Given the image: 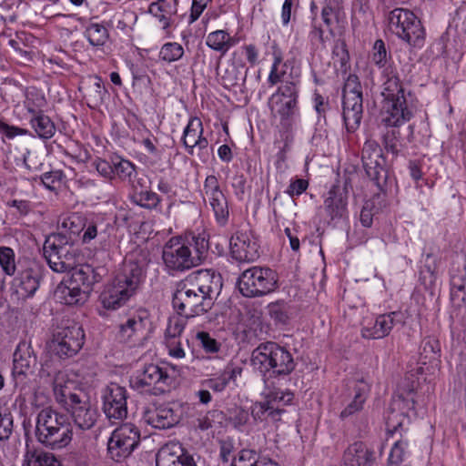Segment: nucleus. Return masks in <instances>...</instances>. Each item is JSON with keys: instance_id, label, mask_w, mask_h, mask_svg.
Wrapping results in <instances>:
<instances>
[{"instance_id": "f257e3e1", "label": "nucleus", "mask_w": 466, "mask_h": 466, "mask_svg": "<svg viewBox=\"0 0 466 466\" xmlns=\"http://www.w3.org/2000/svg\"><path fill=\"white\" fill-rule=\"evenodd\" d=\"M221 289L220 274L211 269L198 270L177 285L172 298L173 308L187 319L203 315L213 308Z\"/></svg>"}, {"instance_id": "f03ea898", "label": "nucleus", "mask_w": 466, "mask_h": 466, "mask_svg": "<svg viewBox=\"0 0 466 466\" xmlns=\"http://www.w3.org/2000/svg\"><path fill=\"white\" fill-rule=\"evenodd\" d=\"M250 361L267 386L272 379H283L291 374L297 365L292 354L274 341L258 344L251 353Z\"/></svg>"}, {"instance_id": "7ed1b4c3", "label": "nucleus", "mask_w": 466, "mask_h": 466, "mask_svg": "<svg viewBox=\"0 0 466 466\" xmlns=\"http://www.w3.org/2000/svg\"><path fill=\"white\" fill-rule=\"evenodd\" d=\"M381 96L384 97L386 116L382 122L386 126L396 127L410 120L413 114L408 106L407 96L398 73L390 66L382 71Z\"/></svg>"}, {"instance_id": "20e7f679", "label": "nucleus", "mask_w": 466, "mask_h": 466, "mask_svg": "<svg viewBox=\"0 0 466 466\" xmlns=\"http://www.w3.org/2000/svg\"><path fill=\"white\" fill-rule=\"evenodd\" d=\"M73 430L67 417L51 408L40 410L36 417L35 437L52 450L66 447L72 441Z\"/></svg>"}, {"instance_id": "39448f33", "label": "nucleus", "mask_w": 466, "mask_h": 466, "mask_svg": "<svg viewBox=\"0 0 466 466\" xmlns=\"http://www.w3.org/2000/svg\"><path fill=\"white\" fill-rule=\"evenodd\" d=\"M55 393L57 402L64 406L77 429L87 431L95 426L98 411L86 392L82 390L72 391L65 386L56 389Z\"/></svg>"}, {"instance_id": "423d86ee", "label": "nucleus", "mask_w": 466, "mask_h": 466, "mask_svg": "<svg viewBox=\"0 0 466 466\" xmlns=\"http://www.w3.org/2000/svg\"><path fill=\"white\" fill-rule=\"evenodd\" d=\"M299 80L283 81L269 97L272 115L279 118L280 126L286 129L291 127L299 116Z\"/></svg>"}, {"instance_id": "0eeeda50", "label": "nucleus", "mask_w": 466, "mask_h": 466, "mask_svg": "<svg viewBox=\"0 0 466 466\" xmlns=\"http://www.w3.org/2000/svg\"><path fill=\"white\" fill-rule=\"evenodd\" d=\"M237 286L246 298H261L279 289V275L268 267L254 266L239 275Z\"/></svg>"}, {"instance_id": "6e6552de", "label": "nucleus", "mask_w": 466, "mask_h": 466, "mask_svg": "<svg viewBox=\"0 0 466 466\" xmlns=\"http://www.w3.org/2000/svg\"><path fill=\"white\" fill-rule=\"evenodd\" d=\"M69 238L59 234H50L46 238L43 255L50 268L57 273L71 271L77 263V250Z\"/></svg>"}, {"instance_id": "1a4fd4ad", "label": "nucleus", "mask_w": 466, "mask_h": 466, "mask_svg": "<svg viewBox=\"0 0 466 466\" xmlns=\"http://www.w3.org/2000/svg\"><path fill=\"white\" fill-rule=\"evenodd\" d=\"M188 248L179 238H172L165 244L162 259L168 272H183L200 265V258L205 252L203 240L197 243L196 254Z\"/></svg>"}, {"instance_id": "9d476101", "label": "nucleus", "mask_w": 466, "mask_h": 466, "mask_svg": "<svg viewBox=\"0 0 466 466\" xmlns=\"http://www.w3.org/2000/svg\"><path fill=\"white\" fill-rule=\"evenodd\" d=\"M149 262L148 252L145 250L133 252L124 260L113 281L130 296H134L146 278Z\"/></svg>"}, {"instance_id": "9b49d317", "label": "nucleus", "mask_w": 466, "mask_h": 466, "mask_svg": "<svg viewBox=\"0 0 466 466\" xmlns=\"http://www.w3.org/2000/svg\"><path fill=\"white\" fill-rule=\"evenodd\" d=\"M361 162L367 177L380 191L387 192L392 181L389 176V167L382 148L376 140L368 139L364 143Z\"/></svg>"}, {"instance_id": "f8f14e48", "label": "nucleus", "mask_w": 466, "mask_h": 466, "mask_svg": "<svg viewBox=\"0 0 466 466\" xmlns=\"http://www.w3.org/2000/svg\"><path fill=\"white\" fill-rule=\"evenodd\" d=\"M172 380L166 369L150 363L130 377L129 386L141 394L157 396L169 390Z\"/></svg>"}, {"instance_id": "ddd939ff", "label": "nucleus", "mask_w": 466, "mask_h": 466, "mask_svg": "<svg viewBox=\"0 0 466 466\" xmlns=\"http://www.w3.org/2000/svg\"><path fill=\"white\" fill-rule=\"evenodd\" d=\"M389 28L399 38L410 46H421L423 45L425 30L420 20L408 9H393L389 15Z\"/></svg>"}, {"instance_id": "4468645a", "label": "nucleus", "mask_w": 466, "mask_h": 466, "mask_svg": "<svg viewBox=\"0 0 466 466\" xmlns=\"http://www.w3.org/2000/svg\"><path fill=\"white\" fill-rule=\"evenodd\" d=\"M85 332L77 323L65 327H58L49 344L52 353L60 359H68L75 356L83 347Z\"/></svg>"}, {"instance_id": "2eb2a0df", "label": "nucleus", "mask_w": 466, "mask_h": 466, "mask_svg": "<svg viewBox=\"0 0 466 466\" xmlns=\"http://www.w3.org/2000/svg\"><path fill=\"white\" fill-rule=\"evenodd\" d=\"M139 441L138 429L131 423L123 424L112 432L107 441L108 457L116 462H121L132 454Z\"/></svg>"}, {"instance_id": "dca6fc26", "label": "nucleus", "mask_w": 466, "mask_h": 466, "mask_svg": "<svg viewBox=\"0 0 466 466\" xmlns=\"http://www.w3.org/2000/svg\"><path fill=\"white\" fill-rule=\"evenodd\" d=\"M151 321L146 309H139L127 315L117 326L116 339L121 343L139 344L146 339Z\"/></svg>"}, {"instance_id": "f3484780", "label": "nucleus", "mask_w": 466, "mask_h": 466, "mask_svg": "<svg viewBox=\"0 0 466 466\" xmlns=\"http://www.w3.org/2000/svg\"><path fill=\"white\" fill-rule=\"evenodd\" d=\"M17 274L12 281V289L18 299L32 298L40 287L43 267L35 261L18 263Z\"/></svg>"}, {"instance_id": "a211bd4d", "label": "nucleus", "mask_w": 466, "mask_h": 466, "mask_svg": "<svg viewBox=\"0 0 466 466\" xmlns=\"http://www.w3.org/2000/svg\"><path fill=\"white\" fill-rule=\"evenodd\" d=\"M128 393L125 387L111 382L101 390L102 410L112 423H119L127 416Z\"/></svg>"}, {"instance_id": "6ab92c4d", "label": "nucleus", "mask_w": 466, "mask_h": 466, "mask_svg": "<svg viewBox=\"0 0 466 466\" xmlns=\"http://www.w3.org/2000/svg\"><path fill=\"white\" fill-rule=\"evenodd\" d=\"M406 419L407 416L404 413L390 416L387 420L388 434L393 436L396 433H400V437H402V432L407 431L403 425V420ZM408 448L409 441L407 439L400 438L396 441L390 451L388 466H410V451Z\"/></svg>"}, {"instance_id": "aec40b11", "label": "nucleus", "mask_w": 466, "mask_h": 466, "mask_svg": "<svg viewBox=\"0 0 466 466\" xmlns=\"http://www.w3.org/2000/svg\"><path fill=\"white\" fill-rule=\"evenodd\" d=\"M182 408L178 403H166L147 409L144 420L156 429H170L179 423L182 418Z\"/></svg>"}, {"instance_id": "412c9836", "label": "nucleus", "mask_w": 466, "mask_h": 466, "mask_svg": "<svg viewBox=\"0 0 466 466\" xmlns=\"http://www.w3.org/2000/svg\"><path fill=\"white\" fill-rule=\"evenodd\" d=\"M259 245L248 232L237 231L230 238V254L238 262H253L259 258Z\"/></svg>"}, {"instance_id": "4be33fe9", "label": "nucleus", "mask_w": 466, "mask_h": 466, "mask_svg": "<svg viewBox=\"0 0 466 466\" xmlns=\"http://www.w3.org/2000/svg\"><path fill=\"white\" fill-rule=\"evenodd\" d=\"M157 466H198L193 454L178 442L162 446L156 456Z\"/></svg>"}, {"instance_id": "5701e85b", "label": "nucleus", "mask_w": 466, "mask_h": 466, "mask_svg": "<svg viewBox=\"0 0 466 466\" xmlns=\"http://www.w3.org/2000/svg\"><path fill=\"white\" fill-rule=\"evenodd\" d=\"M403 314L392 311L379 315L373 322L368 323L361 329V335L367 339H378L387 337L397 324H403Z\"/></svg>"}, {"instance_id": "b1692460", "label": "nucleus", "mask_w": 466, "mask_h": 466, "mask_svg": "<svg viewBox=\"0 0 466 466\" xmlns=\"http://www.w3.org/2000/svg\"><path fill=\"white\" fill-rule=\"evenodd\" d=\"M348 192L345 187L334 185L324 200V210L330 222L338 223L348 216Z\"/></svg>"}, {"instance_id": "393cba45", "label": "nucleus", "mask_w": 466, "mask_h": 466, "mask_svg": "<svg viewBox=\"0 0 466 466\" xmlns=\"http://www.w3.org/2000/svg\"><path fill=\"white\" fill-rule=\"evenodd\" d=\"M36 363L37 359L31 345L25 341L20 342L14 352L13 376L15 380H22L28 372L32 371Z\"/></svg>"}, {"instance_id": "a878e982", "label": "nucleus", "mask_w": 466, "mask_h": 466, "mask_svg": "<svg viewBox=\"0 0 466 466\" xmlns=\"http://www.w3.org/2000/svg\"><path fill=\"white\" fill-rule=\"evenodd\" d=\"M374 460V451L363 442L356 441L344 451L343 466H371Z\"/></svg>"}, {"instance_id": "bb28decb", "label": "nucleus", "mask_w": 466, "mask_h": 466, "mask_svg": "<svg viewBox=\"0 0 466 466\" xmlns=\"http://www.w3.org/2000/svg\"><path fill=\"white\" fill-rule=\"evenodd\" d=\"M348 386L350 396H352L353 400L340 412L341 419H346L360 411L363 408L370 390L369 385L363 380L350 381Z\"/></svg>"}, {"instance_id": "cd10ccee", "label": "nucleus", "mask_w": 466, "mask_h": 466, "mask_svg": "<svg viewBox=\"0 0 466 466\" xmlns=\"http://www.w3.org/2000/svg\"><path fill=\"white\" fill-rule=\"evenodd\" d=\"M86 227V218L79 213H71L64 216L59 219L58 222V232L59 234L66 238H70V241L75 243L80 233Z\"/></svg>"}, {"instance_id": "c85d7f7f", "label": "nucleus", "mask_w": 466, "mask_h": 466, "mask_svg": "<svg viewBox=\"0 0 466 466\" xmlns=\"http://www.w3.org/2000/svg\"><path fill=\"white\" fill-rule=\"evenodd\" d=\"M265 400L270 407L277 408L276 410L279 411V420H282V416L287 411L286 406L292 405L294 400V393L289 390H282L273 386V382L269 381L268 386L265 385Z\"/></svg>"}, {"instance_id": "c756f323", "label": "nucleus", "mask_w": 466, "mask_h": 466, "mask_svg": "<svg viewBox=\"0 0 466 466\" xmlns=\"http://www.w3.org/2000/svg\"><path fill=\"white\" fill-rule=\"evenodd\" d=\"M70 280L73 284L78 285L89 294L93 289L94 284L102 279L101 274L91 265L84 264L79 268H74L72 270Z\"/></svg>"}, {"instance_id": "7c9ffc66", "label": "nucleus", "mask_w": 466, "mask_h": 466, "mask_svg": "<svg viewBox=\"0 0 466 466\" xmlns=\"http://www.w3.org/2000/svg\"><path fill=\"white\" fill-rule=\"evenodd\" d=\"M131 297L123 288L118 287L112 281L111 285L106 287L100 294L99 300L105 309H116Z\"/></svg>"}, {"instance_id": "2f4dec72", "label": "nucleus", "mask_w": 466, "mask_h": 466, "mask_svg": "<svg viewBox=\"0 0 466 466\" xmlns=\"http://www.w3.org/2000/svg\"><path fill=\"white\" fill-rule=\"evenodd\" d=\"M111 164L114 169V179L117 178L124 183H132L137 177V167L128 159L119 155L111 154Z\"/></svg>"}, {"instance_id": "473e14b6", "label": "nucleus", "mask_w": 466, "mask_h": 466, "mask_svg": "<svg viewBox=\"0 0 466 466\" xmlns=\"http://www.w3.org/2000/svg\"><path fill=\"white\" fill-rule=\"evenodd\" d=\"M363 100L342 101V117L348 132H354L360 125L363 113Z\"/></svg>"}, {"instance_id": "72a5a7b5", "label": "nucleus", "mask_w": 466, "mask_h": 466, "mask_svg": "<svg viewBox=\"0 0 466 466\" xmlns=\"http://www.w3.org/2000/svg\"><path fill=\"white\" fill-rule=\"evenodd\" d=\"M204 132L203 124L200 118L192 116L183 131L181 142L188 155L194 154V144Z\"/></svg>"}, {"instance_id": "f704fd0d", "label": "nucleus", "mask_w": 466, "mask_h": 466, "mask_svg": "<svg viewBox=\"0 0 466 466\" xmlns=\"http://www.w3.org/2000/svg\"><path fill=\"white\" fill-rule=\"evenodd\" d=\"M131 202L147 210H161L162 198L151 188H142L130 197Z\"/></svg>"}, {"instance_id": "c9c22d12", "label": "nucleus", "mask_w": 466, "mask_h": 466, "mask_svg": "<svg viewBox=\"0 0 466 466\" xmlns=\"http://www.w3.org/2000/svg\"><path fill=\"white\" fill-rule=\"evenodd\" d=\"M30 125L37 136L44 140L50 139L56 134L55 123L44 113L32 115Z\"/></svg>"}, {"instance_id": "e433bc0d", "label": "nucleus", "mask_w": 466, "mask_h": 466, "mask_svg": "<svg viewBox=\"0 0 466 466\" xmlns=\"http://www.w3.org/2000/svg\"><path fill=\"white\" fill-rule=\"evenodd\" d=\"M268 315L276 325L286 326L289 323L292 316L291 305L283 300L279 299L271 302L267 307Z\"/></svg>"}, {"instance_id": "4c0bfd02", "label": "nucleus", "mask_w": 466, "mask_h": 466, "mask_svg": "<svg viewBox=\"0 0 466 466\" xmlns=\"http://www.w3.org/2000/svg\"><path fill=\"white\" fill-rule=\"evenodd\" d=\"M208 198L217 223L221 227L226 226L229 218L228 203L226 196L221 192Z\"/></svg>"}, {"instance_id": "58836bf2", "label": "nucleus", "mask_w": 466, "mask_h": 466, "mask_svg": "<svg viewBox=\"0 0 466 466\" xmlns=\"http://www.w3.org/2000/svg\"><path fill=\"white\" fill-rule=\"evenodd\" d=\"M276 409L270 407L265 400L264 401L254 403L249 415L252 416L256 422L271 421L276 423L281 421L279 420V411L276 410Z\"/></svg>"}, {"instance_id": "ea45409f", "label": "nucleus", "mask_w": 466, "mask_h": 466, "mask_svg": "<svg viewBox=\"0 0 466 466\" xmlns=\"http://www.w3.org/2000/svg\"><path fill=\"white\" fill-rule=\"evenodd\" d=\"M441 346L438 339L426 337L422 339L420 350V361L422 364L432 363L440 358Z\"/></svg>"}, {"instance_id": "a19ab883", "label": "nucleus", "mask_w": 466, "mask_h": 466, "mask_svg": "<svg viewBox=\"0 0 466 466\" xmlns=\"http://www.w3.org/2000/svg\"><path fill=\"white\" fill-rule=\"evenodd\" d=\"M25 462L27 466H61L54 454L36 450L26 452Z\"/></svg>"}, {"instance_id": "79ce46f5", "label": "nucleus", "mask_w": 466, "mask_h": 466, "mask_svg": "<svg viewBox=\"0 0 466 466\" xmlns=\"http://www.w3.org/2000/svg\"><path fill=\"white\" fill-rule=\"evenodd\" d=\"M360 100H363L361 84L356 75L350 74L343 86L342 101Z\"/></svg>"}, {"instance_id": "37998d69", "label": "nucleus", "mask_w": 466, "mask_h": 466, "mask_svg": "<svg viewBox=\"0 0 466 466\" xmlns=\"http://www.w3.org/2000/svg\"><path fill=\"white\" fill-rule=\"evenodd\" d=\"M84 35L93 46H104L109 37L107 29L104 25L96 23L90 24L86 26Z\"/></svg>"}, {"instance_id": "c03bdc74", "label": "nucleus", "mask_w": 466, "mask_h": 466, "mask_svg": "<svg viewBox=\"0 0 466 466\" xmlns=\"http://www.w3.org/2000/svg\"><path fill=\"white\" fill-rule=\"evenodd\" d=\"M25 106L31 115L44 113L43 108L46 106V99L40 90L32 87L26 91Z\"/></svg>"}, {"instance_id": "a18cd8bd", "label": "nucleus", "mask_w": 466, "mask_h": 466, "mask_svg": "<svg viewBox=\"0 0 466 466\" xmlns=\"http://www.w3.org/2000/svg\"><path fill=\"white\" fill-rule=\"evenodd\" d=\"M185 54L184 47L177 42L165 43L159 51L158 58L167 64L180 60Z\"/></svg>"}, {"instance_id": "49530a36", "label": "nucleus", "mask_w": 466, "mask_h": 466, "mask_svg": "<svg viewBox=\"0 0 466 466\" xmlns=\"http://www.w3.org/2000/svg\"><path fill=\"white\" fill-rule=\"evenodd\" d=\"M62 293L64 295L65 303L67 305H76L79 303H83L89 293L84 289L80 288L78 285L73 284L72 281L68 280V285L66 286Z\"/></svg>"}, {"instance_id": "de8ad7c7", "label": "nucleus", "mask_w": 466, "mask_h": 466, "mask_svg": "<svg viewBox=\"0 0 466 466\" xmlns=\"http://www.w3.org/2000/svg\"><path fill=\"white\" fill-rule=\"evenodd\" d=\"M179 238L182 241L183 245L188 247V249L190 250V252H193V254H196L197 243L200 244V241L203 240L205 252L202 254L203 256L200 258L201 265L206 260L208 255L209 241L208 236L205 233L195 234L191 232L189 234L185 235L184 238Z\"/></svg>"}, {"instance_id": "09e8293b", "label": "nucleus", "mask_w": 466, "mask_h": 466, "mask_svg": "<svg viewBox=\"0 0 466 466\" xmlns=\"http://www.w3.org/2000/svg\"><path fill=\"white\" fill-rule=\"evenodd\" d=\"M382 146L388 154H391L392 160L400 154V133L396 129L387 130L382 136Z\"/></svg>"}, {"instance_id": "8fccbe9b", "label": "nucleus", "mask_w": 466, "mask_h": 466, "mask_svg": "<svg viewBox=\"0 0 466 466\" xmlns=\"http://www.w3.org/2000/svg\"><path fill=\"white\" fill-rule=\"evenodd\" d=\"M262 455L255 450L243 449L233 458L231 466H258Z\"/></svg>"}, {"instance_id": "3c124183", "label": "nucleus", "mask_w": 466, "mask_h": 466, "mask_svg": "<svg viewBox=\"0 0 466 466\" xmlns=\"http://www.w3.org/2000/svg\"><path fill=\"white\" fill-rule=\"evenodd\" d=\"M0 266L3 271L9 276L15 274L18 268V265L15 262V253L12 248L2 247L0 248Z\"/></svg>"}, {"instance_id": "603ef678", "label": "nucleus", "mask_w": 466, "mask_h": 466, "mask_svg": "<svg viewBox=\"0 0 466 466\" xmlns=\"http://www.w3.org/2000/svg\"><path fill=\"white\" fill-rule=\"evenodd\" d=\"M225 32V30H216L209 33L206 38V45L212 50L221 53L222 56L225 55L226 48Z\"/></svg>"}, {"instance_id": "864d4df0", "label": "nucleus", "mask_w": 466, "mask_h": 466, "mask_svg": "<svg viewBox=\"0 0 466 466\" xmlns=\"http://www.w3.org/2000/svg\"><path fill=\"white\" fill-rule=\"evenodd\" d=\"M169 4L151 3L148 12L163 23V29L167 30L170 26V21L167 15L171 14Z\"/></svg>"}, {"instance_id": "5fc2aeb1", "label": "nucleus", "mask_w": 466, "mask_h": 466, "mask_svg": "<svg viewBox=\"0 0 466 466\" xmlns=\"http://www.w3.org/2000/svg\"><path fill=\"white\" fill-rule=\"evenodd\" d=\"M332 55L337 57L340 67L343 71L347 70L348 64L350 62V54L347 48L346 41L342 38H338L334 42Z\"/></svg>"}, {"instance_id": "6e6d98bb", "label": "nucleus", "mask_w": 466, "mask_h": 466, "mask_svg": "<svg viewBox=\"0 0 466 466\" xmlns=\"http://www.w3.org/2000/svg\"><path fill=\"white\" fill-rule=\"evenodd\" d=\"M196 339L207 353H217L220 350L221 344L206 331L198 332Z\"/></svg>"}, {"instance_id": "4d7b16f0", "label": "nucleus", "mask_w": 466, "mask_h": 466, "mask_svg": "<svg viewBox=\"0 0 466 466\" xmlns=\"http://www.w3.org/2000/svg\"><path fill=\"white\" fill-rule=\"evenodd\" d=\"M229 421L237 429L245 426L249 420V412L242 407L236 406L228 410Z\"/></svg>"}, {"instance_id": "13d9d810", "label": "nucleus", "mask_w": 466, "mask_h": 466, "mask_svg": "<svg viewBox=\"0 0 466 466\" xmlns=\"http://www.w3.org/2000/svg\"><path fill=\"white\" fill-rule=\"evenodd\" d=\"M92 166L96 169L100 176L103 177L114 180V169L111 164V155L107 157V158H96Z\"/></svg>"}, {"instance_id": "bf43d9fd", "label": "nucleus", "mask_w": 466, "mask_h": 466, "mask_svg": "<svg viewBox=\"0 0 466 466\" xmlns=\"http://www.w3.org/2000/svg\"><path fill=\"white\" fill-rule=\"evenodd\" d=\"M13 431V416L10 411H0V441L8 440Z\"/></svg>"}, {"instance_id": "052dcab7", "label": "nucleus", "mask_w": 466, "mask_h": 466, "mask_svg": "<svg viewBox=\"0 0 466 466\" xmlns=\"http://www.w3.org/2000/svg\"><path fill=\"white\" fill-rule=\"evenodd\" d=\"M64 177L65 176L62 170H52L44 173L41 176V181L47 189L54 191Z\"/></svg>"}, {"instance_id": "680f3d73", "label": "nucleus", "mask_w": 466, "mask_h": 466, "mask_svg": "<svg viewBox=\"0 0 466 466\" xmlns=\"http://www.w3.org/2000/svg\"><path fill=\"white\" fill-rule=\"evenodd\" d=\"M372 61L379 67H385L387 64V50L381 39L376 40L373 46Z\"/></svg>"}, {"instance_id": "e2e57ef3", "label": "nucleus", "mask_w": 466, "mask_h": 466, "mask_svg": "<svg viewBox=\"0 0 466 466\" xmlns=\"http://www.w3.org/2000/svg\"><path fill=\"white\" fill-rule=\"evenodd\" d=\"M374 203L370 200H368L364 203L360 215V220L363 227L370 228L373 223V216H374Z\"/></svg>"}, {"instance_id": "0e129e2a", "label": "nucleus", "mask_w": 466, "mask_h": 466, "mask_svg": "<svg viewBox=\"0 0 466 466\" xmlns=\"http://www.w3.org/2000/svg\"><path fill=\"white\" fill-rule=\"evenodd\" d=\"M309 39L311 46L315 48L325 46L324 31L320 25L312 24L311 29L309 33Z\"/></svg>"}, {"instance_id": "69168bd1", "label": "nucleus", "mask_w": 466, "mask_h": 466, "mask_svg": "<svg viewBox=\"0 0 466 466\" xmlns=\"http://www.w3.org/2000/svg\"><path fill=\"white\" fill-rule=\"evenodd\" d=\"M242 372V368L228 365L224 370L218 376L227 388L230 381H235L237 377Z\"/></svg>"}, {"instance_id": "338daca9", "label": "nucleus", "mask_w": 466, "mask_h": 466, "mask_svg": "<svg viewBox=\"0 0 466 466\" xmlns=\"http://www.w3.org/2000/svg\"><path fill=\"white\" fill-rule=\"evenodd\" d=\"M185 328V322L182 319H170L169 324L166 329V337L168 339H176L180 336Z\"/></svg>"}, {"instance_id": "774afa93", "label": "nucleus", "mask_w": 466, "mask_h": 466, "mask_svg": "<svg viewBox=\"0 0 466 466\" xmlns=\"http://www.w3.org/2000/svg\"><path fill=\"white\" fill-rule=\"evenodd\" d=\"M309 187V182L306 179L303 178H297L294 181H291L290 185L289 186L287 189V193L293 198L294 196H299Z\"/></svg>"}]
</instances>
